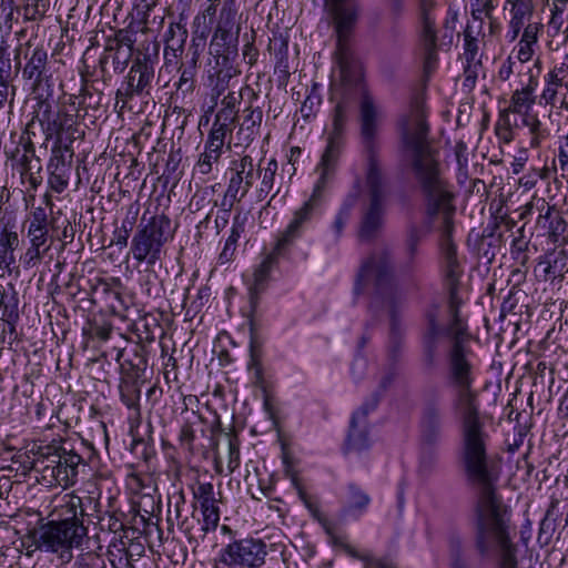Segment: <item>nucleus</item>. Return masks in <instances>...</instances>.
Instances as JSON below:
<instances>
[{"label": "nucleus", "instance_id": "7", "mask_svg": "<svg viewBox=\"0 0 568 568\" xmlns=\"http://www.w3.org/2000/svg\"><path fill=\"white\" fill-rule=\"evenodd\" d=\"M368 283L373 284V301L378 302L381 300L388 307L390 338L394 342L393 352H397L403 328L397 297L398 287L394 275L392 257L387 251L373 252L362 262L355 278L354 294H363Z\"/></svg>", "mask_w": 568, "mask_h": 568}, {"label": "nucleus", "instance_id": "59", "mask_svg": "<svg viewBox=\"0 0 568 568\" xmlns=\"http://www.w3.org/2000/svg\"><path fill=\"white\" fill-rule=\"evenodd\" d=\"M470 14L479 22V30L483 28L484 17H490L497 8V0H469Z\"/></svg>", "mask_w": 568, "mask_h": 568}, {"label": "nucleus", "instance_id": "58", "mask_svg": "<svg viewBox=\"0 0 568 568\" xmlns=\"http://www.w3.org/2000/svg\"><path fill=\"white\" fill-rule=\"evenodd\" d=\"M186 508L185 495L182 490L174 493L169 497L168 503V523L178 521L184 516Z\"/></svg>", "mask_w": 568, "mask_h": 568}, {"label": "nucleus", "instance_id": "20", "mask_svg": "<svg viewBox=\"0 0 568 568\" xmlns=\"http://www.w3.org/2000/svg\"><path fill=\"white\" fill-rule=\"evenodd\" d=\"M229 174V194L234 197L236 193L245 197L260 176L252 156L247 154L231 161Z\"/></svg>", "mask_w": 568, "mask_h": 568}, {"label": "nucleus", "instance_id": "24", "mask_svg": "<svg viewBox=\"0 0 568 568\" xmlns=\"http://www.w3.org/2000/svg\"><path fill=\"white\" fill-rule=\"evenodd\" d=\"M537 276L545 282L561 284L568 273V252L564 248L546 252L538 257Z\"/></svg>", "mask_w": 568, "mask_h": 568}, {"label": "nucleus", "instance_id": "55", "mask_svg": "<svg viewBox=\"0 0 568 568\" xmlns=\"http://www.w3.org/2000/svg\"><path fill=\"white\" fill-rule=\"evenodd\" d=\"M524 230V225L518 229V235L513 240L510 245V255L519 266H526L529 261L527 254L529 241L525 239Z\"/></svg>", "mask_w": 568, "mask_h": 568}, {"label": "nucleus", "instance_id": "17", "mask_svg": "<svg viewBox=\"0 0 568 568\" xmlns=\"http://www.w3.org/2000/svg\"><path fill=\"white\" fill-rule=\"evenodd\" d=\"M378 404V396L374 395L371 400L362 404V406L353 413L346 438L343 444L344 455L361 454L371 447L369 424L367 416Z\"/></svg>", "mask_w": 568, "mask_h": 568}, {"label": "nucleus", "instance_id": "45", "mask_svg": "<svg viewBox=\"0 0 568 568\" xmlns=\"http://www.w3.org/2000/svg\"><path fill=\"white\" fill-rule=\"evenodd\" d=\"M176 523L178 528L187 538V541L194 548L204 541L206 535L201 526V520L193 514L191 516H184Z\"/></svg>", "mask_w": 568, "mask_h": 568}, {"label": "nucleus", "instance_id": "9", "mask_svg": "<svg viewBox=\"0 0 568 568\" xmlns=\"http://www.w3.org/2000/svg\"><path fill=\"white\" fill-rule=\"evenodd\" d=\"M75 95H70L68 101H63L54 109L49 100H40L38 102V119L45 140L54 139L53 145L60 146L71 145L83 136L84 132L80 131V108Z\"/></svg>", "mask_w": 568, "mask_h": 568}, {"label": "nucleus", "instance_id": "46", "mask_svg": "<svg viewBox=\"0 0 568 568\" xmlns=\"http://www.w3.org/2000/svg\"><path fill=\"white\" fill-rule=\"evenodd\" d=\"M144 382L120 379L119 390L121 402L131 410L140 414L141 385Z\"/></svg>", "mask_w": 568, "mask_h": 568}, {"label": "nucleus", "instance_id": "28", "mask_svg": "<svg viewBox=\"0 0 568 568\" xmlns=\"http://www.w3.org/2000/svg\"><path fill=\"white\" fill-rule=\"evenodd\" d=\"M371 503L372 497L359 485L355 483L347 484L343 507L345 516L358 520L368 511Z\"/></svg>", "mask_w": 568, "mask_h": 568}, {"label": "nucleus", "instance_id": "49", "mask_svg": "<svg viewBox=\"0 0 568 568\" xmlns=\"http://www.w3.org/2000/svg\"><path fill=\"white\" fill-rule=\"evenodd\" d=\"M536 100V90H513L508 108L514 114H530Z\"/></svg>", "mask_w": 568, "mask_h": 568}, {"label": "nucleus", "instance_id": "26", "mask_svg": "<svg viewBox=\"0 0 568 568\" xmlns=\"http://www.w3.org/2000/svg\"><path fill=\"white\" fill-rule=\"evenodd\" d=\"M345 146V140L327 135L326 146L317 165L320 176L315 185L325 189L333 178L338 165L339 158Z\"/></svg>", "mask_w": 568, "mask_h": 568}, {"label": "nucleus", "instance_id": "5", "mask_svg": "<svg viewBox=\"0 0 568 568\" xmlns=\"http://www.w3.org/2000/svg\"><path fill=\"white\" fill-rule=\"evenodd\" d=\"M377 112L368 94L362 103V140L366 153L365 181L368 190V202L361 210L358 239L371 242L377 237L384 224L386 210V180L378 158Z\"/></svg>", "mask_w": 568, "mask_h": 568}, {"label": "nucleus", "instance_id": "33", "mask_svg": "<svg viewBox=\"0 0 568 568\" xmlns=\"http://www.w3.org/2000/svg\"><path fill=\"white\" fill-rule=\"evenodd\" d=\"M20 244V239L13 225L4 224L0 230V268L11 272L16 264L14 251Z\"/></svg>", "mask_w": 568, "mask_h": 568}, {"label": "nucleus", "instance_id": "10", "mask_svg": "<svg viewBox=\"0 0 568 568\" xmlns=\"http://www.w3.org/2000/svg\"><path fill=\"white\" fill-rule=\"evenodd\" d=\"M171 224V219L165 214H155L148 220L145 214L142 216L130 247L139 264L153 267L162 260L164 245L173 237Z\"/></svg>", "mask_w": 568, "mask_h": 568}, {"label": "nucleus", "instance_id": "44", "mask_svg": "<svg viewBox=\"0 0 568 568\" xmlns=\"http://www.w3.org/2000/svg\"><path fill=\"white\" fill-rule=\"evenodd\" d=\"M513 111L509 108L499 110L494 131L498 140L505 144H509L515 140V129L518 128L516 119H511Z\"/></svg>", "mask_w": 568, "mask_h": 568}, {"label": "nucleus", "instance_id": "50", "mask_svg": "<svg viewBox=\"0 0 568 568\" xmlns=\"http://www.w3.org/2000/svg\"><path fill=\"white\" fill-rule=\"evenodd\" d=\"M277 169V161L275 159H270L264 168L256 170L260 172V176L262 175L260 187L256 190V201L261 202L265 200L274 189Z\"/></svg>", "mask_w": 568, "mask_h": 568}, {"label": "nucleus", "instance_id": "6", "mask_svg": "<svg viewBox=\"0 0 568 568\" xmlns=\"http://www.w3.org/2000/svg\"><path fill=\"white\" fill-rule=\"evenodd\" d=\"M61 515L64 518L40 525L30 532V537L37 549L54 554L68 564L73 559V549L81 548L88 539L82 498L71 496L62 506Z\"/></svg>", "mask_w": 568, "mask_h": 568}, {"label": "nucleus", "instance_id": "25", "mask_svg": "<svg viewBox=\"0 0 568 568\" xmlns=\"http://www.w3.org/2000/svg\"><path fill=\"white\" fill-rule=\"evenodd\" d=\"M28 247L20 256V263L24 270L39 265L52 244L49 230H27Z\"/></svg>", "mask_w": 568, "mask_h": 568}, {"label": "nucleus", "instance_id": "42", "mask_svg": "<svg viewBox=\"0 0 568 568\" xmlns=\"http://www.w3.org/2000/svg\"><path fill=\"white\" fill-rule=\"evenodd\" d=\"M359 197V192L356 190L349 193L343 201L338 212L336 213L332 223V231L334 233V240L338 241L342 237L344 227L348 223L352 212L356 206Z\"/></svg>", "mask_w": 568, "mask_h": 568}, {"label": "nucleus", "instance_id": "2", "mask_svg": "<svg viewBox=\"0 0 568 568\" xmlns=\"http://www.w3.org/2000/svg\"><path fill=\"white\" fill-rule=\"evenodd\" d=\"M467 320L449 316L447 334L453 344L448 352V375L450 382L459 389L462 402L460 425V463L468 484L474 483L469 469L481 467L500 477V468L488 454L490 436L480 418L474 395L470 393L475 381L474 365L464 345L467 334Z\"/></svg>", "mask_w": 568, "mask_h": 568}, {"label": "nucleus", "instance_id": "37", "mask_svg": "<svg viewBox=\"0 0 568 568\" xmlns=\"http://www.w3.org/2000/svg\"><path fill=\"white\" fill-rule=\"evenodd\" d=\"M247 369L252 373V382L258 387H264V374L262 366V345L257 339L253 325L251 324V338H250V361Z\"/></svg>", "mask_w": 568, "mask_h": 568}, {"label": "nucleus", "instance_id": "54", "mask_svg": "<svg viewBox=\"0 0 568 568\" xmlns=\"http://www.w3.org/2000/svg\"><path fill=\"white\" fill-rule=\"evenodd\" d=\"M565 87L562 82L550 73L544 75V88L539 95V104L554 108L556 105L559 89Z\"/></svg>", "mask_w": 568, "mask_h": 568}, {"label": "nucleus", "instance_id": "11", "mask_svg": "<svg viewBox=\"0 0 568 568\" xmlns=\"http://www.w3.org/2000/svg\"><path fill=\"white\" fill-rule=\"evenodd\" d=\"M418 9L417 49L423 63V79L427 82L438 68V28L436 0H416Z\"/></svg>", "mask_w": 568, "mask_h": 568}, {"label": "nucleus", "instance_id": "14", "mask_svg": "<svg viewBox=\"0 0 568 568\" xmlns=\"http://www.w3.org/2000/svg\"><path fill=\"white\" fill-rule=\"evenodd\" d=\"M443 290L446 295V308L449 316H462L460 308L466 303L465 288L462 283L464 267L457 253L456 244L440 245Z\"/></svg>", "mask_w": 568, "mask_h": 568}, {"label": "nucleus", "instance_id": "4", "mask_svg": "<svg viewBox=\"0 0 568 568\" xmlns=\"http://www.w3.org/2000/svg\"><path fill=\"white\" fill-rule=\"evenodd\" d=\"M339 10L334 11L329 0H324V9L334 28L336 36L335 59L339 69L343 87V98L332 111V126L327 135L345 140L346 126L349 120V99L353 94L361 97L359 122L362 123V103L365 93L368 94L376 108L377 121L379 110L364 80L362 68L353 59L348 41L359 19L361 6L357 0H342Z\"/></svg>", "mask_w": 568, "mask_h": 568}, {"label": "nucleus", "instance_id": "18", "mask_svg": "<svg viewBox=\"0 0 568 568\" xmlns=\"http://www.w3.org/2000/svg\"><path fill=\"white\" fill-rule=\"evenodd\" d=\"M38 454L54 464L55 485L68 487L73 485L78 476V467L83 462L82 457L62 447L59 443L39 446Z\"/></svg>", "mask_w": 568, "mask_h": 568}, {"label": "nucleus", "instance_id": "56", "mask_svg": "<svg viewBox=\"0 0 568 568\" xmlns=\"http://www.w3.org/2000/svg\"><path fill=\"white\" fill-rule=\"evenodd\" d=\"M290 480H291L293 488L296 490L301 501L308 509V511L312 514V516L314 518L318 519L320 515H321V509H320L317 499L307 494L305 486L298 475L295 477L293 476V478H290Z\"/></svg>", "mask_w": 568, "mask_h": 568}, {"label": "nucleus", "instance_id": "61", "mask_svg": "<svg viewBox=\"0 0 568 568\" xmlns=\"http://www.w3.org/2000/svg\"><path fill=\"white\" fill-rule=\"evenodd\" d=\"M560 500L559 498L551 496L549 506L546 510L545 517L540 523L541 531H554L556 528V521L560 518L561 513L559 510Z\"/></svg>", "mask_w": 568, "mask_h": 568}, {"label": "nucleus", "instance_id": "52", "mask_svg": "<svg viewBox=\"0 0 568 568\" xmlns=\"http://www.w3.org/2000/svg\"><path fill=\"white\" fill-rule=\"evenodd\" d=\"M503 10L508 12L509 17L531 21L536 10V0H505Z\"/></svg>", "mask_w": 568, "mask_h": 568}, {"label": "nucleus", "instance_id": "12", "mask_svg": "<svg viewBox=\"0 0 568 568\" xmlns=\"http://www.w3.org/2000/svg\"><path fill=\"white\" fill-rule=\"evenodd\" d=\"M418 432L422 445L429 448L438 447L447 437L446 407L443 393L436 387L423 393Z\"/></svg>", "mask_w": 568, "mask_h": 568}, {"label": "nucleus", "instance_id": "32", "mask_svg": "<svg viewBox=\"0 0 568 568\" xmlns=\"http://www.w3.org/2000/svg\"><path fill=\"white\" fill-rule=\"evenodd\" d=\"M263 112L261 108L248 106L244 110L243 121L236 133V145L248 146L252 143L260 133Z\"/></svg>", "mask_w": 568, "mask_h": 568}, {"label": "nucleus", "instance_id": "21", "mask_svg": "<svg viewBox=\"0 0 568 568\" xmlns=\"http://www.w3.org/2000/svg\"><path fill=\"white\" fill-rule=\"evenodd\" d=\"M286 250L287 247L280 246V242L276 241L272 251L265 254L261 263L255 266L253 282L248 287L250 302L253 311L256 308L260 294H262L268 285L273 270L278 265L280 256Z\"/></svg>", "mask_w": 568, "mask_h": 568}, {"label": "nucleus", "instance_id": "51", "mask_svg": "<svg viewBox=\"0 0 568 568\" xmlns=\"http://www.w3.org/2000/svg\"><path fill=\"white\" fill-rule=\"evenodd\" d=\"M223 151L204 142V150L195 163L194 171L201 175H209L213 171V165L219 163Z\"/></svg>", "mask_w": 568, "mask_h": 568}, {"label": "nucleus", "instance_id": "30", "mask_svg": "<svg viewBox=\"0 0 568 568\" xmlns=\"http://www.w3.org/2000/svg\"><path fill=\"white\" fill-rule=\"evenodd\" d=\"M234 129L232 111L219 110L205 142L223 151V146L232 138Z\"/></svg>", "mask_w": 568, "mask_h": 568}, {"label": "nucleus", "instance_id": "36", "mask_svg": "<svg viewBox=\"0 0 568 568\" xmlns=\"http://www.w3.org/2000/svg\"><path fill=\"white\" fill-rule=\"evenodd\" d=\"M199 65L192 62H183L180 68L175 70L179 74L178 80L174 82V88L178 94H181L183 99L192 95L196 89Z\"/></svg>", "mask_w": 568, "mask_h": 568}, {"label": "nucleus", "instance_id": "62", "mask_svg": "<svg viewBox=\"0 0 568 568\" xmlns=\"http://www.w3.org/2000/svg\"><path fill=\"white\" fill-rule=\"evenodd\" d=\"M113 327L110 323L102 321H92L88 324V327H83V334L91 338H98L99 341L105 342L111 337Z\"/></svg>", "mask_w": 568, "mask_h": 568}, {"label": "nucleus", "instance_id": "63", "mask_svg": "<svg viewBox=\"0 0 568 568\" xmlns=\"http://www.w3.org/2000/svg\"><path fill=\"white\" fill-rule=\"evenodd\" d=\"M526 64V62H520L516 59V55L510 52V54L503 61L498 69V79L500 81H508L511 75H516L520 73L521 68Z\"/></svg>", "mask_w": 568, "mask_h": 568}, {"label": "nucleus", "instance_id": "64", "mask_svg": "<svg viewBox=\"0 0 568 568\" xmlns=\"http://www.w3.org/2000/svg\"><path fill=\"white\" fill-rule=\"evenodd\" d=\"M422 237H423V233H422V230L419 229V226H417L416 224H410L407 227L406 239H405V248H406L409 260H413L416 256V254L418 252V245L422 241Z\"/></svg>", "mask_w": 568, "mask_h": 568}, {"label": "nucleus", "instance_id": "48", "mask_svg": "<svg viewBox=\"0 0 568 568\" xmlns=\"http://www.w3.org/2000/svg\"><path fill=\"white\" fill-rule=\"evenodd\" d=\"M448 336L447 326L445 328H425L422 338L423 352L425 361L428 365H433L439 347L442 336Z\"/></svg>", "mask_w": 568, "mask_h": 568}, {"label": "nucleus", "instance_id": "16", "mask_svg": "<svg viewBox=\"0 0 568 568\" xmlns=\"http://www.w3.org/2000/svg\"><path fill=\"white\" fill-rule=\"evenodd\" d=\"M154 80V61L149 54L136 57L124 78L121 87L116 90L115 99L121 109L134 97L149 95Z\"/></svg>", "mask_w": 568, "mask_h": 568}, {"label": "nucleus", "instance_id": "3", "mask_svg": "<svg viewBox=\"0 0 568 568\" xmlns=\"http://www.w3.org/2000/svg\"><path fill=\"white\" fill-rule=\"evenodd\" d=\"M478 489L474 506V548L480 559L490 557L497 549L499 557L497 568H519L517 545L511 537V510L497 493L499 477L496 474L476 467L469 469Z\"/></svg>", "mask_w": 568, "mask_h": 568}, {"label": "nucleus", "instance_id": "43", "mask_svg": "<svg viewBox=\"0 0 568 568\" xmlns=\"http://www.w3.org/2000/svg\"><path fill=\"white\" fill-rule=\"evenodd\" d=\"M541 72V61L537 58L534 65H524L520 73L516 74L514 83V90H537L539 85V75Z\"/></svg>", "mask_w": 568, "mask_h": 568}, {"label": "nucleus", "instance_id": "38", "mask_svg": "<svg viewBox=\"0 0 568 568\" xmlns=\"http://www.w3.org/2000/svg\"><path fill=\"white\" fill-rule=\"evenodd\" d=\"M521 124L528 130V145L532 149L539 148L550 136L549 129L541 122L536 113L521 115Z\"/></svg>", "mask_w": 568, "mask_h": 568}, {"label": "nucleus", "instance_id": "15", "mask_svg": "<svg viewBox=\"0 0 568 568\" xmlns=\"http://www.w3.org/2000/svg\"><path fill=\"white\" fill-rule=\"evenodd\" d=\"M324 190L314 185L310 197L294 211L292 220L278 236L280 246L290 247L314 221L321 219L324 212Z\"/></svg>", "mask_w": 568, "mask_h": 568}, {"label": "nucleus", "instance_id": "23", "mask_svg": "<svg viewBox=\"0 0 568 568\" xmlns=\"http://www.w3.org/2000/svg\"><path fill=\"white\" fill-rule=\"evenodd\" d=\"M23 58L26 60L22 69L24 80L32 81L34 87H40L50 74L48 51L42 45H32L28 43Z\"/></svg>", "mask_w": 568, "mask_h": 568}, {"label": "nucleus", "instance_id": "53", "mask_svg": "<svg viewBox=\"0 0 568 568\" xmlns=\"http://www.w3.org/2000/svg\"><path fill=\"white\" fill-rule=\"evenodd\" d=\"M192 493H193V498L195 500L194 508L196 507V505H199L200 509L219 506L217 499L215 498L214 486L212 483L199 481L192 488Z\"/></svg>", "mask_w": 568, "mask_h": 568}, {"label": "nucleus", "instance_id": "57", "mask_svg": "<svg viewBox=\"0 0 568 568\" xmlns=\"http://www.w3.org/2000/svg\"><path fill=\"white\" fill-rule=\"evenodd\" d=\"M23 17L28 21H39L49 10V0H22Z\"/></svg>", "mask_w": 568, "mask_h": 568}, {"label": "nucleus", "instance_id": "8", "mask_svg": "<svg viewBox=\"0 0 568 568\" xmlns=\"http://www.w3.org/2000/svg\"><path fill=\"white\" fill-rule=\"evenodd\" d=\"M239 20L237 1L223 0L209 47L214 65L207 70V73L210 79L213 77L217 79L214 88L217 94L224 91L226 81L232 77L230 54L236 52L241 32Z\"/></svg>", "mask_w": 568, "mask_h": 568}, {"label": "nucleus", "instance_id": "34", "mask_svg": "<svg viewBox=\"0 0 568 568\" xmlns=\"http://www.w3.org/2000/svg\"><path fill=\"white\" fill-rule=\"evenodd\" d=\"M270 49H274V73L276 75L278 87H285L291 77L288 62V42L283 38L274 39V41L270 44Z\"/></svg>", "mask_w": 568, "mask_h": 568}, {"label": "nucleus", "instance_id": "47", "mask_svg": "<svg viewBox=\"0 0 568 568\" xmlns=\"http://www.w3.org/2000/svg\"><path fill=\"white\" fill-rule=\"evenodd\" d=\"M139 211L140 209L138 204H131L128 207L126 215L123 219L121 226L115 229L113 232L112 244H115L119 247H125L128 245L130 234L136 223Z\"/></svg>", "mask_w": 568, "mask_h": 568}, {"label": "nucleus", "instance_id": "27", "mask_svg": "<svg viewBox=\"0 0 568 568\" xmlns=\"http://www.w3.org/2000/svg\"><path fill=\"white\" fill-rule=\"evenodd\" d=\"M542 31L544 24L541 21H530L527 23V27L511 51V53L516 55V59L526 63L532 60L539 49V37Z\"/></svg>", "mask_w": 568, "mask_h": 568}, {"label": "nucleus", "instance_id": "22", "mask_svg": "<svg viewBox=\"0 0 568 568\" xmlns=\"http://www.w3.org/2000/svg\"><path fill=\"white\" fill-rule=\"evenodd\" d=\"M114 359L120 365L121 379L145 382L148 368L146 352L143 346L135 345L131 349L114 347Z\"/></svg>", "mask_w": 568, "mask_h": 568}, {"label": "nucleus", "instance_id": "60", "mask_svg": "<svg viewBox=\"0 0 568 568\" xmlns=\"http://www.w3.org/2000/svg\"><path fill=\"white\" fill-rule=\"evenodd\" d=\"M478 41L471 27L467 24L464 30V54L467 63H475V67H480L478 55Z\"/></svg>", "mask_w": 568, "mask_h": 568}, {"label": "nucleus", "instance_id": "35", "mask_svg": "<svg viewBox=\"0 0 568 568\" xmlns=\"http://www.w3.org/2000/svg\"><path fill=\"white\" fill-rule=\"evenodd\" d=\"M34 145L29 140L28 143L24 144V154L21 159V176L28 181L32 190H36L42 183L40 160L37 158L36 165L32 164L31 158L34 156Z\"/></svg>", "mask_w": 568, "mask_h": 568}, {"label": "nucleus", "instance_id": "39", "mask_svg": "<svg viewBox=\"0 0 568 568\" xmlns=\"http://www.w3.org/2000/svg\"><path fill=\"white\" fill-rule=\"evenodd\" d=\"M0 318L19 321V294L12 284H0Z\"/></svg>", "mask_w": 568, "mask_h": 568}, {"label": "nucleus", "instance_id": "13", "mask_svg": "<svg viewBox=\"0 0 568 568\" xmlns=\"http://www.w3.org/2000/svg\"><path fill=\"white\" fill-rule=\"evenodd\" d=\"M267 544L261 538L233 539L222 547L214 559V568H261L265 564Z\"/></svg>", "mask_w": 568, "mask_h": 568}, {"label": "nucleus", "instance_id": "41", "mask_svg": "<svg viewBox=\"0 0 568 568\" xmlns=\"http://www.w3.org/2000/svg\"><path fill=\"white\" fill-rule=\"evenodd\" d=\"M322 103V84L313 82L300 109L301 116L305 123H311L315 120Z\"/></svg>", "mask_w": 568, "mask_h": 568}, {"label": "nucleus", "instance_id": "31", "mask_svg": "<svg viewBox=\"0 0 568 568\" xmlns=\"http://www.w3.org/2000/svg\"><path fill=\"white\" fill-rule=\"evenodd\" d=\"M539 219L548 222V240L556 247H564L568 244V224L555 206L547 205L545 213H540Z\"/></svg>", "mask_w": 568, "mask_h": 568}, {"label": "nucleus", "instance_id": "40", "mask_svg": "<svg viewBox=\"0 0 568 568\" xmlns=\"http://www.w3.org/2000/svg\"><path fill=\"white\" fill-rule=\"evenodd\" d=\"M106 556L112 568H135L132 559L133 555L121 537H113L108 547Z\"/></svg>", "mask_w": 568, "mask_h": 568}, {"label": "nucleus", "instance_id": "1", "mask_svg": "<svg viewBox=\"0 0 568 568\" xmlns=\"http://www.w3.org/2000/svg\"><path fill=\"white\" fill-rule=\"evenodd\" d=\"M410 116L413 125L405 126L402 132L404 158L425 200L426 214L435 219L443 214L440 226V244L450 243L454 232L452 185L443 171L439 152L434 149L427 138L429 126L424 111V99L415 93L410 99Z\"/></svg>", "mask_w": 568, "mask_h": 568}, {"label": "nucleus", "instance_id": "19", "mask_svg": "<svg viewBox=\"0 0 568 568\" xmlns=\"http://www.w3.org/2000/svg\"><path fill=\"white\" fill-rule=\"evenodd\" d=\"M73 154L71 145L60 146L59 142L51 148V156L47 165L48 184L55 193H62L69 185Z\"/></svg>", "mask_w": 568, "mask_h": 568}, {"label": "nucleus", "instance_id": "29", "mask_svg": "<svg viewBox=\"0 0 568 568\" xmlns=\"http://www.w3.org/2000/svg\"><path fill=\"white\" fill-rule=\"evenodd\" d=\"M248 221L247 213L241 211L236 212L232 219V225L229 236L225 239L222 251L219 254L217 263L220 265L232 262L235 257L237 243L241 236L245 233V226Z\"/></svg>", "mask_w": 568, "mask_h": 568}]
</instances>
